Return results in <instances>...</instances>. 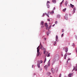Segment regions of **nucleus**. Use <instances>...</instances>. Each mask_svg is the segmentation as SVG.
<instances>
[{
	"mask_svg": "<svg viewBox=\"0 0 77 77\" xmlns=\"http://www.w3.org/2000/svg\"><path fill=\"white\" fill-rule=\"evenodd\" d=\"M58 57H59L57 55H56L55 56L53 60V63H52V65L53 64V63H54V62H56V60L57 59H58Z\"/></svg>",
	"mask_w": 77,
	"mask_h": 77,
	"instance_id": "1",
	"label": "nucleus"
},
{
	"mask_svg": "<svg viewBox=\"0 0 77 77\" xmlns=\"http://www.w3.org/2000/svg\"><path fill=\"white\" fill-rule=\"evenodd\" d=\"M39 48H40V46H39L37 48V57L39 56V54H40V52H39Z\"/></svg>",
	"mask_w": 77,
	"mask_h": 77,
	"instance_id": "2",
	"label": "nucleus"
},
{
	"mask_svg": "<svg viewBox=\"0 0 77 77\" xmlns=\"http://www.w3.org/2000/svg\"><path fill=\"white\" fill-rule=\"evenodd\" d=\"M41 24L42 25V26H42V28H43V27H44V21H42L41 23Z\"/></svg>",
	"mask_w": 77,
	"mask_h": 77,
	"instance_id": "3",
	"label": "nucleus"
},
{
	"mask_svg": "<svg viewBox=\"0 0 77 77\" xmlns=\"http://www.w3.org/2000/svg\"><path fill=\"white\" fill-rule=\"evenodd\" d=\"M64 18L66 20H68V14H65V15L64 17Z\"/></svg>",
	"mask_w": 77,
	"mask_h": 77,
	"instance_id": "4",
	"label": "nucleus"
},
{
	"mask_svg": "<svg viewBox=\"0 0 77 77\" xmlns=\"http://www.w3.org/2000/svg\"><path fill=\"white\" fill-rule=\"evenodd\" d=\"M40 48L42 50H45V49L44 48V47H43V46H42V45H41Z\"/></svg>",
	"mask_w": 77,
	"mask_h": 77,
	"instance_id": "5",
	"label": "nucleus"
},
{
	"mask_svg": "<svg viewBox=\"0 0 77 77\" xmlns=\"http://www.w3.org/2000/svg\"><path fill=\"white\" fill-rule=\"evenodd\" d=\"M51 71L53 74L54 73V72H55V69H54L52 68L51 69Z\"/></svg>",
	"mask_w": 77,
	"mask_h": 77,
	"instance_id": "6",
	"label": "nucleus"
},
{
	"mask_svg": "<svg viewBox=\"0 0 77 77\" xmlns=\"http://www.w3.org/2000/svg\"><path fill=\"white\" fill-rule=\"evenodd\" d=\"M51 14V12H48V14H46V15H47V17H49V16H48V15H50Z\"/></svg>",
	"mask_w": 77,
	"mask_h": 77,
	"instance_id": "7",
	"label": "nucleus"
},
{
	"mask_svg": "<svg viewBox=\"0 0 77 77\" xmlns=\"http://www.w3.org/2000/svg\"><path fill=\"white\" fill-rule=\"evenodd\" d=\"M56 41L57 42H58V36L57 35L56 36Z\"/></svg>",
	"mask_w": 77,
	"mask_h": 77,
	"instance_id": "8",
	"label": "nucleus"
},
{
	"mask_svg": "<svg viewBox=\"0 0 77 77\" xmlns=\"http://www.w3.org/2000/svg\"><path fill=\"white\" fill-rule=\"evenodd\" d=\"M48 67V66L47 65H46L45 66H44L45 69H47Z\"/></svg>",
	"mask_w": 77,
	"mask_h": 77,
	"instance_id": "9",
	"label": "nucleus"
},
{
	"mask_svg": "<svg viewBox=\"0 0 77 77\" xmlns=\"http://www.w3.org/2000/svg\"><path fill=\"white\" fill-rule=\"evenodd\" d=\"M73 74L72 73H69V75H68V76L69 77H71V76Z\"/></svg>",
	"mask_w": 77,
	"mask_h": 77,
	"instance_id": "10",
	"label": "nucleus"
},
{
	"mask_svg": "<svg viewBox=\"0 0 77 77\" xmlns=\"http://www.w3.org/2000/svg\"><path fill=\"white\" fill-rule=\"evenodd\" d=\"M37 66L38 67V68H40V63H39L37 64Z\"/></svg>",
	"mask_w": 77,
	"mask_h": 77,
	"instance_id": "11",
	"label": "nucleus"
},
{
	"mask_svg": "<svg viewBox=\"0 0 77 77\" xmlns=\"http://www.w3.org/2000/svg\"><path fill=\"white\" fill-rule=\"evenodd\" d=\"M45 27H48V25L47 24V23H45Z\"/></svg>",
	"mask_w": 77,
	"mask_h": 77,
	"instance_id": "12",
	"label": "nucleus"
},
{
	"mask_svg": "<svg viewBox=\"0 0 77 77\" xmlns=\"http://www.w3.org/2000/svg\"><path fill=\"white\" fill-rule=\"evenodd\" d=\"M52 2H53L54 3H56V0H52Z\"/></svg>",
	"mask_w": 77,
	"mask_h": 77,
	"instance_id": "13",
	"label": "nucleus"
},
{
	"mask_svg": "<svg viewBox=\"0 0 77 77\" xmlns=\"http://www.w3.org/2000/svg\"><path fill=\"white\" fill-rule=\"evenodd\" d=\"M49 34H50V32H47V36H48V35H49Z\"/></svg>",
	"mask_w": 77,
	"mask_h": 77,
	"instance_id": "14",
	"label": "nucleus"
},
{
	"mask_svg": "<svg viewBox=\"0 0 77 77\" xmlns=\"http://www.w3.org/2000/svg\"><path fill=\"white\" fill-rule=\"evenodd\" d=\"M70 5L71 7V8H73V7L74 6V5H72V4H70Z\"/></svg>",
	"mask_w": 77,
	"mask_h": 77,
	"instance_id": "15",
	"label": "nucleus"
},
{
	"mask_svg": "<svg viewBox=\"0 0 77 77\" xmlns=\"http://www.w3.org/2000/svg\"><path fill=\"white\" fill-rule=\"evenodd\" d=\"M68 48H66V53H67V52H68Z\"/></svg>",
	"mask_w": 77,
	"mask_h": 77,
	"instance_id": "16",
	"label": "nucleus"
},
{
	"mask_svg": "<svg viewBox=\"0 0 77 77\" xmlns=\"http://www.w3.org/2000/svg\"><path fill=\"white\" fill-rule=\"evenodd\" d=\"M47 5L48 7V8H50V5H49V4H48V3H47Z\"/></svg>",
	"mask_w": 77,
	"mask_h": 77,
	"instance_id": "17",
	"label": "nucleus"
},
{
	"mask_svg": "<svg viewBox=\"0 0 77 77\" xmlns=\"http://www.w3.org/2000/svg\"><path fill=\"white\" fill-rule=\"evenodd\" d=\"M70 60V58H69L68 60L67 61V63H66V65H67L68 64V60Z\"/></svg>",
	"mask_w": 77,
	"mask_h": 77,
	"instance_id": "18",
	"label": "nucleus"
},
{
	"mask_svg": "<svg viewBox=\"0 0 77 77\" xmlns=\"http://www.w3.org/2000/svg\"><path fill=\"white\" fill-rule=\"evenodd\" d=\"M57 18H60V15H57Z\"/></svg>",
	"mask_w": 77,
	"mask_h": 77,
	"instance_id": "19",
	"label": "nucleus"
},
{
	"mask_svg": "<svg viewBox=\"0 0 77 77\" xmlns=\"http://www.w3.org/2000/svg\"><path fill=\"white\" fill-rule=\"evenodd\" d=\"M49 61H49L48 63V66H50V62H49Z\"/></svg>",
	"mask_w": 77,
	"mask_h": 77,
	"instance_id": "20",
	"label": "nucleus"
},
{
	"mask_svg": "<svg viewBox=\"0 0 77 77\" xmlns=\"http://www.w3.org/2000/svg\"><path fill=\"white\" fill-rule=\"evenodd\" d=\"M47 74L48 75H51V73H50V72H47Z\"/></svg>",
	"mask_w": 77,
	"mask_h": 77,
	"instance_id": "21",
	"label": "nucleus"
},
{
	"mask_svg": "<svg viewBox=\"0 0 77 77\" xmlns=\"http://www.w3.org/2000/svg\"><path fill=\"white\" fill-rule=\"evenodd\" d=\"M65 4L66 6H67V4H68V2H65Z\"/></svg>",
	"mask_w": 77,
	"mask_h": 77,
	"instance_id": "22",
	"label": "nucleus"
},
{
	"mask_svg": "<svg viewBox=\"0 0 77 77\" xmlns=\"http://www.w3.org/2000/svg\"><path fill=\"white\" fill-rule=\"evenodd\" d=\"M66 10V8H64V9L63 10V12H65V11Z\"/></svg>",
	"mask_w": 77,
	"mask_h": 77,
	"instance_id": "23",
	"label": "nucleus"
},
{
	"mask_svg": "<svg viewBox=\"0 0 77 77\" xmlns=\"http://www.w3.org/2000/svg\"><path fill=\"white\" fill-rule=\"evenodd\" d=\"M46 60H47V59H46V58H45L44 60V63H45V62H46Z\"/></svg>",
	"mask_w": 77,
	"mask_h": 77,
	"instance_id": "24",
	"label": "nucleus"
},
{
	"mask_svg": "<svg viewBox=\"0 0 77 77\" xmlns=\"http://www.w3.org/2000/svg\"><path fill=\"white\" fill-rule=\"evenodd\" d=\"M74 12H75V8H74L73 9Z\"/></svg>",
	"mask_w": 77,
	"mask_h": 77,
	"instance_id": "25",
	"label": "nucleus"
},
{
	"mask_svg": "<svg viewBox=\"0 0 77 77\" xmlns=\"http://www.w3.org/2000/svg\"><path fill=\"white\" fill-rule=\"evenodd\" d=\"M56 44V42H55L54 43V45H55V44Z\"/></svg>",
	"mask_w": 77,
	"mask_h": 77,
	"instance_id": "26",
	"label": "nucleus"
},
{
	"mask_svg": "<svg viewBox=\"0 0 77 77\" xmlns=\"http://www.w3.org/2000/svg\"><path fill=\"white\" fill-rule=\"evenodd\" d=\"M53 13H54V11H52L51 12V14L52 15H53Z\"/></svg>",
	"mask_w": 77,
	"mask_h": 77,
	"instance_id": "27",
	"label": "nucleus"
},
{
	"mask_svg": "<svg viewBox=\"0 0 77 77\" xmlns=\"http://www.w3.org/2000/svg\"><path fill=\"white\" fill-rule=\"evenodd\" d=\"M55 24H57V21H56L55 22Z\"/></svg>",
	"mask_w": 77,
	"mask_h": 77,
	"instance_id": "28",
	"label": "nucleus"
},
{
	"mask_svg": "<svg viewBox=\"0 0 77 77\" xmlns=\"http://www.w3.org/2000/svg\"><path fill=\"white\" fill-rule=\"evenodd\" d=\"M45 14H46V13H44V14H43V16H42V17H44V15H45Z\"/></svg>",
	"mask_w": 77,
	"mask_h": 77,
	"instance_id": "29",
	"label": "nucleus"
},
{
	"mask_svg": "<svg viewBox=\"0 0 77 77\" xmlns=\"http://www.w3.org/2000/svg\"><path fill=\"white\" fill-rule=\"evenodd\" d=\"M50 54H49L47 56V57H50Z\"/></svg>",
	"mask_w": 77,
	"mask_h": 77,
	"instance_id": "30",
	"label": "nucleus"
},
{
	"mask_svg": "<svg viewBox=\"0 0 77 77\" xmlns=\"http://www.w3.org/2000/svg\"><path fill=\"white\" fill-rule=\"evenodd\" d=\"M66 56H67V53H66V54H65V57H66Z\"/></svg>",
	"mask_w": 77,
	"mask_h": 77,
	"instance_id": "31",
	"label": "nucleus"
},
{
	"mask_svg": "<svg viewBox=\"0 0 77 77\" xmlns=\"http://www.w3.org/2000/svg\"><path fill=\"white\" fill-rule=\"evenodd\" d=\"M72 46H73V47H74L75 46V44H74V43H73L72 44Z\"/></svg>",
	"mask_w": 77,
	"mask_h": 77,
	"instance_id": "32",
	"label": "nucleus"
},
{
	"mask_svg": "<svg viewBox=\"0 0 77 77\" xmlns=\"http://www.w3.org/2000/svg\"><path fill=\"white\" fill-rule=\"evenodd\" d=\"M40 62H41V63H42L43 62L42 61V60H40Z\"/></svg>",
	"mask_w": 77,
	"mask_h": 77,
	"instance_id": "33",
	"label": "nucleus"
},
{
	"mask_svg": "<svg viewBox=\"0 0 77 77\" xmlns=\"http://www.w3.org/2000/svg\"><path fill=\"white\" fill-rule=\"evenodd\" d=\"M75 36H75V39H77V36H76V35H75Z\"/></svg>",
	"mask_w": 77,
	"mask_h": 77,
	"instance_id": "34",
	"label": "nucleus"
},
{
	"mask_svg": "<svg viewBox=\"0 0 77 77\" xmlns=\"http://www.w3.org/2000/svg\"><path fill=\"white\" fill-rule=\"evenodd\" d=\"M63 33L61 35V37H63Z\"/></svg>",
	"mask_w": 77,
	"mask_h": 77,
	"instance_id": "35",
	"label": "nucleus"
},
{
	"mask_svg": "<svg viewBox=\"0 0 77 77\" xmlns=\"http://www.w3.org/2000/svg\"><path fill=\"white\" fill-rule=\"evenodd\" d=\"M61 75H61V74H60L59 75V77H61Z\"/></svg>",
	"mask_w": 77,
	"mask_h": 77,
	"instance_id": "36",
	"label": "nucleus"
},
{
	"mask_svg": "<svg viewBox=\"0 0 77 77\" xmlns=\"http://www.w3.org/2000/svg\"><path fill=\"white\" fill-rule=\"evenodd\" d=\"M47 3H50V2L49 1H47Z\"/></svg>",
	"mask_w": 77,
	"mask_h": 77,
	"instance_id": "37",
	"label": "nucleus"
},
{
	"mask_svg": "<svg viewBox=\"0 0 77 77\" xmlns=\"http://www.w3.org/2000/svg\"><path fill=\"white\" fill-rule=\"evenodd\" d=\"M44 54H45V51H44Z\"/></svg>",
	"mask_w": 77,
	"mask_h": 77,
	"instance_id": "38",
	"label": "nucleus"
},
{
	"mask_svg": "<svg viewBox=\"0 0 77 77\" xmlns=\"http://www.w3.org/2000/svg\"><path fill=\"white\" fill-rule=\"evenodd\" d=\"M62 32H64V29H62Z\"/></svg>",
	"mask_w": 77,
	"mask_h": 77,
	"instance_id": "39",
	"label": "nucleus"
},
{
	"mask_svg": "<svg viewBox=\"0 0 77 77\" xmlns=\"http://www.w3.org/2000/svg\"><path fill=\"white\" fill-rule=\"evenodd\" d=\"M47 39V38H44V40L45 41Z\"/></svg>",
	"mask_w": 77,
	"mask_h": 77,
	"instance_id": "40",
	"label": "nucleus"
},
{
	"mask_svg": "<svg viewBox=\"0 0 77 77\" xmlns=\"http://www.w3.org/2000/svg\"><path fill=\"white\" fill-rule=\"evenodd\" d=\"M51 25L49 27V29H50V28H51Z\"/></svg>",
	"mask_w": 77,
	"mask_h": 77,
	"instance_id": "41",
	"label": "nucleus"
},
{
	"mask_svg": "<svg viewBox=\"0 0 77 77\" xmlns=\"http://www.w3.org/2000/svg\"><path fill=\"white\" fill-rule=\"evenodd\" d=\"M71 53H68V54H69V55H71Z\"/></svg>",
	"mask_w": 77,
	"mask_h": 77,
	"instance_id": "42",
	"label": "nucleus"
},
{
	"mask_svg": "<svg viewBox=\"0 0 77 77\" xmlns=\"http://www.w3.org/2000/svg\"><path fill=\"white\" fill-rule=\"evenodd\" d=\"M63 1H64V0H63V1L61 2V3H63Z\"/></svg>",
	"mask_w": 77,
	"mask_h": 77,
	"instance_id": "43",
	"label": "nucleus"
},
{
	"mask_svg": "<svg viewBox=\"0 0 77 77\" xmlns=\"http://www.w3.org/2000/svg\"><path fill=\"white\" fill-rule=\"evenodd\" d=\"M55 7H54L53 8V10H55Z\"/></svg>",
	"mask_w": 77,
	"mask_h": 77,
	"instance_id": "44",
	"label": "nucleus"
},
{
	"mask_svg": "<svg viewBox=\"0 0 77 77\" xmlns=\"http://www.w3.org/2000/svg\"><path fill=\"white\" fill-rule=\"evenodd\" d=\"M54 26H55V24H54L53 25V27H54Z\"/></svg>",
	"mask_w": 77,
	"mask_h": 77,
	"instance_id": "45",
	"label": "nucleus"
},
{
	"mask_svg": "<svg viewBox=\"0 0 77 77\" xmlns=\"http://www.w3.org/2000/svg\"><path fill=\"white\" fill-rule=\"evenodd\" d=\"M48 21H50V19H48Z\"/></svg>",
	"mask_w": 77,
	"mask_h": 77,
	"instance_id": "46",
	"label": "nucleus"
},
{
	"mask_svg": "<svg viewBox=\"0 0 77 77\" xmlns=\"http://www.w3.org/2000/svg\"><path fill=\"white\" fill-rule=\"evenodd\" d=\"M60 4H61V5H62V2H61L60 3Z\"/></svg>",
	"mask_w": 77,
	"mask_h": 77,
	"instance_id": "47",
	"label": "nucleus"
},
{
	"mask_svg": "<svg viewBox=\"0 0 77 77\" xmlns=\"http://www.w3.org/2000/svg\"><path fill=\"white\" fill-rule=\"evenodd\" d=\"M66 57H64V59H66Z\"/></svg>",
	"mask_w": 77,
	"mask_h": 77,
	"instance_id": "48",
	"label": "nucleus"
},
{
	"mask_svg": "<svg viewBox=\"0 0 77 77\" xmlns=\"http://www.w3.org/2000/svg\"><path fill=\"white\" fill-rule=\"evenodd\" d=\"M33 65H32V68H33Z\"/></svg>",
	"mask_w": 77,
	"mask_h": 77,
	"instance_id": "49",
	"label": "nucleus"
},
{
	"mask_svg": "<svg viewBox=\"0 0 77 77\" xmlns=\"http://www.w3.org/2000/svg\"><path fill=\"white\" fill-rule=\"evenodd\" d=\"M50 77H52L51 76H50Z\"/></svg>",
	"mask_w": 77,
	"mask_h": 77,
	"instance_id": "50",
	"label": "nucleus"
},
{
	"mask_svg": "<svg viewBox=\"0 0 77 77\" xmlns=\"http://www.w3.org/2000/svg\"><path fill=\"white\" fill-rule=\"evenodd\" d=\"M46 29H47V28H46Z\"/></svg>",
	"mask_w": 77,
	"mask_h": 77,
	"instance_id": "51",
	"label": "nucleus"
},
{
	"mask_svg": "<svg viewBox=\"0 0 77 77\" xmlns=\"http://www.w3.org/2000/svg\"><path fill=\"white\" fill-rule=\"evenodd\" d=\"M35 73H34V75H35Z\"/></svg>",
	"mask_w": 77,
	"mask_h": 77,
	"instance_id": "52",
	"label": "nucleus"
},
{
	"mask_svg": "<svg viewBox=\"0 0 77 77\" xmlns=\"http://www.w3.org/2000/svg\"><path fill=\"white\" fill-rule=\"evenodd\" d=\"M65 47H64L63 48H64Z\"/></svg>",
	"mask_w": 77,
	"mask_h": 77,
	"instance_id": "53",
	"label": "nucleus"
}]
</instances>
